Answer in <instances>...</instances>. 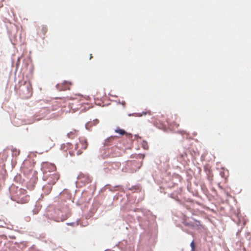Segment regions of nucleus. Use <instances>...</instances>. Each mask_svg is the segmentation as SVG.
Instances as JSON below:
<instances>
[{"mask_svg":"<svg viewBox=\"0 0 251 251\" xmlns=\"http://www.w3.org/2000/svg\"><path fill=\"white\" fill-rule=\"evenodd\" d=\"M72 101L69 104L73 111L80 110L81 111L85 110L88 103L85 102V99L81 95H77L75 98H71Z\"/></svg>","mask_w":251,"mask_h":251,"instance_id":"1","label":"nucleus"},{"mask_svg":"<svg viewBox=\"0 0 251 251\" xmlns=\"http://www.w3.org/2000/svg\"><path fill=\"white\" fill-rule=\"evenodd\" d=\"M26 190L17 188L16 193L13 195L14 200L17 203L24 204L27 203L29 201V196L26 194Z\"/></svg>","mask_w":251,"mask_h":251,"instance_id":"2","label":"nucleus"},{"mask_svg":"<svg viewBox=\"0 0 251 251\" xmlns=\"http://www.w3.org/2000/svg\"><path fill=\"white\" fill-rule=\"evenodd\" d=\"M88 146V143L86 139H82L76 143L74 150L69 151L71 155H79L81 154L82 151L86 149Z\"/></svg>","mask_w":251,"mask_h":251,"instance_id":"3","label":"nucleus"},{"mask_svg":"<svg viewBox=\"0 0 251 251\" xmlns=\"http://www.w3.org/2000/svg\"><path fill=\"white\" fill-rule=\"evenodd\" d=\"M59 178V175L57 173L53 174H44L43 179L47 181L48 183L52 186L55 184Z\"/></svg>","mask_w":251,"mask_h":251,"instance_id":"4","label":"nucleus"},{"mask_svg":"<svg viewBox=\"0 0 251 251\" xmlns=\"http://www.w3.org/2000/svg\"><path fill=\"white\" fill-rule=\"evenodd\" d=\"M56 169V166L53 164L48 162H43L42 164V170L44 174L54 172Z\"/></svg>","mask_w":251,"mask_h":251,"instance_id":"5","label":"nucleus"},{"mask_svg":"<svg viewBox=\"0 0 251 251\" xmlns=\"http://www.w3.org/2000/svg\"><path fill=\"white\" fill-rule=\"evenodd\" d=\"M24 87L25 89L24 90L23 89V94L24 95V97L25 99L29 98L30 97L32 94V88L31 85L30 83H25Z\"/></svg>","mask_w":251,"mask_h":251,"instance_id":"6","label":"nucleus"},{"mask_svg":"<svg viewBox=\"0 0 251 251\" xmlns=\"http://www.w3.org/2000/svg\"><path fill=\"white\" fill-rule=\"evenodd\" d=\"M78 179L79 182L84 184L89 183L91 181V178L89 176L83 174H81L78 176Z\"/></svg>","mask_w":251,"mask_h":251,"instance_id":"7","label":"nucleus"},{"mask_svg":"<svg viewBox=\"0 0 251 251\" xmlns=\"http://www.w3.org/2000/svg\"><path fill=\"white\" fill-rule=\"evenodd\" d=\"M71 83L67 81H65L61 85L57 84L56 87L60 91H65L70 89V86Z\"/></svg>","mask_w":251,"mask_h":251,"instance_id":"8","label":"nucleus"},{"mask_svg":"<svg viewBox=\"0 0 251 251\" xmlns=\"http://www.w3.org/2000/svg\"><path fill=\"white\" fill-rule=\"evenodd\" d=\"M48 31V28L46 26L42 25L39 27L38 33L41 37L44 39L45 36Z\"/></svg>","mask_w":251,"mask_h":251,"instance_id":"9","label":"nucleus"},{"mask_svg":"<svg viewBox=\"0 0 251 251\" xmlns=\"http://www.w3.org/2000/svg\"><path fill=\"white\" fill-rule=\"evenodd\" d=\"M115 132L121 135H126V137L131 138L132 135L131 134L127 133L124 129H121L119 127H117L115 129Z\"/></svg>","mask_w":251,"mask_h":251,"instance_id":"10","label":"nucleus"},{"mask_svg":"<svg viewBox=\"0 0 251 251\" xmlns=\"http://www.w3.org/2000/svg\"><path fill=\"white\" fill-rule=\"evenodd\" d=\"M77 131L76 130H73L67 134V136L70 138H74L77 135Z\"/></svg>","mask_w":251,"mask_h":251,"instance_id":"11","label":"nucleus"},{"mask_svg":"<svg viewBox=\"0 0 251 251\" xmlns=\"http://www.w3.org/2000/svg\"><path fill=\"white\" fill-rule=\"evenodd\" d=\"M20 153V151L17 150L16 148H13L12 149V155L13 156H17Z\"/></svg>","mask_w":251,"mask_h":251,"instance_id":"12","label":"nucleus"},{"mask_svg":"<svg viewBox=\"0 0 251 251\" xmlns=\"http://www.w3.org/2000/svg\"><path fill=\"white\" fill-rule=\"evenodd\" d=\"M191 247L192 248V251H195V243H194V241H193L191 243Z\"/></svg>","mask_w":251,"mask_h":251,"instance_id":"13","label":"nucleus"},{"mask_svg":"<svg viewBox=\"0 0 251 251\" xmlns=\"http://www.w3.org/2000/svg\"><path fill=\"white\" fill-rule=\"evenodd\" d=\"M170 124L171 126H176V127H177L179 126V124H176V122L173 123L172 124L170 123Z\"/></svg>","mask_w":251,"mask_h":251,"instance_id":"14","label":"nucleus"},{"mask_svg":"<svg viewBox=\"0 0 251 251\" xmlns=\"http://www.w3.org/2000/svg\"><path fill=\"white\" fill-rule=\"evenodd\" d=\"M194 222H195V224H196V225L198 226V225H200V221H197V220H194Z\"/></svg>","mask_w":251,"mask_h":251,"instance_id":"15","label":"nucleus"},{"mask_svg":"<svg viewBox=\"0 0 251 251\" xmlns=\"http://www.w3.org/2000/svg\"><path fill=\"white\" fill-rule=\"evenodd\" d=\"M186 225L188 226H194L193 224L190 223H186Z\"/></svg>","mask_w":251,"mask_h":251,"instance_id":"16","label":"nucleus"},{"mask_svg":"<svg viewBox=\"0 0 251 251\" xmlns=\"http://www.w3.org/2000/svg\"><path fill=\"white\" fill-rule=\"evenodd\" d=\"M122 104L124 106H125V105H126V102H125V101H123V102H122Z\"/></svg>","mask_w":251,"mask_h":251,"instance_id":"17","label":"nucleus"},{"mask_svg":"<svg viewBox=\"0 0 251 251\" xmlns=\"http://www.w3.org/2000/svg\"><path fill=\"white\" fill-rule=\"evenodd\" d=\"M92 57H92V55L91 54H90V59H91Z\"/></svg>","mask_w":251,"mask_h":251,"instance_id":"18","label":"nucleus"}]
</instances>
